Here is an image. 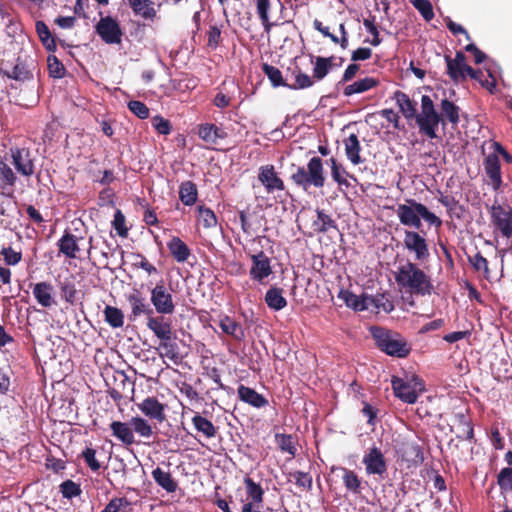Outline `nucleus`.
<instances>
[{"mask_svg": "<svg viewBox=\"0 0 512 512\" xmlns=\"http://www.w3.org/2000/svg\"><path fill=\"white\" fill-rule=\"evenodd\" d=\"M344 146L345 154L352 164L358 165L363 162L360 156L361 145L356 134H350L348 138L344 140Z\"/></svg>", "mask_w": 512, "mask_h": 512, "instance_id": "e433bc0d", "label": "nucleus"}, {"mask_svg": "<svg viewBox=\"0 0 512 512\" xmlns=\"http://www.w3.org/2000/svg\"><path fill=\"white\" fill-rule=\"evenodd\" d=\"M127 301L131 307V313L129 315L130 320H135L142 315L146 316V319H148L154 314L153 307L139 292L129 294Z\"/></svg>", "mask_w": 512, "mask_h": 512, "instance_id": "dca6fc26", "label": "nucleus"}, {"mask_svg": "<svg viewBox=\"0 0 512 512\" xmlns=\"http://www.w3.org/2000/svg\"><path fill=\"white\" fill-rule=\"evenodd\" d=\"M251 260L250 277L254 281L262 283L265 278L272 274L271 261L263 251L251 255Z\"/></svg>", "mask_w": 512, "mask_h": 512, "instance_id": "ddd939ff", "label": "nucleus"}, {"mask_svg": "<svg viewBox=\"0 0 512 512\" xmlns=\"http://www.w3.org/2000/svg\"><path fill=\"white\" fill-rule=\"evenodd\" d=\"M265 303L274 311H279L287 306V300L283 296V289L273 286L270 287L265 294Z\"/></svg>", "mask_w": 512, "mask_h": 512, "instance_id": "4c0bfd02", "label": "nucleus"}, {"mask_svg": "<svg viewBox=\"0 0 512 512\" xmlns=\"http://www.w3.org/2000/svg\"><path fill=\"white\" fill-rule=\"evenodd\" d=\"M95 32L105 44H122L124 31L119 20L111 15L100 17L99 21L95 25Z\"/></svg>", "mask_w": 512, "mask_h": 512, "instance_id": "39448f33", "label": "nucleus"}, {"mask_svg": "<svg viewBox=\"0 0 512 512\" xmlns=\"http://www.w3.org/2000/svg\"><path fill=\"white\" fill-rule=\"evenodd\" d=\"M130 425L132 427L133 433L135 432L143 438H150L153 435V428L150 423L140 416L132 417L130 419Z\"/></svg>", "mask_w": 512, "mask_h": 512, "instance_id": "3c124183", "label": "nucleus"}, {"mask_svg": "<svg viewBox=\"0 0 512 512\" xmlns=\"http://www.w3.org/2000/svg\"><path fill=\"white\" fill-rule=\"evenodd\" d=\"M152 126L161 135L170 134L172 129L170 121L159 115L152 118Z\"/></svg>", "mask_w": 512, "mask_h": 512, "instance_id": "774afa93", "label": "nucleus"}, {"mask_svg": "<svg viewBox=\"0 0 512 512\" xmlns=\"http://www.w3.org/2000/svg\"><path fill=\"white\" fill-rule=\"evenodd\" d=\"M376 347L385 354L405 358L411 352V345L398 332L380 326L370 327Z\"/></svg>", "mask_w": 512, "mask_h": 512, "instance_id": "f03ea898", "label": "nucleus"}, {"mask_svg": "<svg viewBox=\"0 0 512 512\" xmlns=\"http://www.w3.org/2000/svg\"><path fill=\"white\" fill-rule=\"evenodd\" d=\"M331 166V176L333 180L339 186L349 187L350 184L347 181L346 177L350 176V174L345 170V168L337 162L335 158H330L329 160Z\"/></svg>", "mask_w": 512, "mask_h": 512, "instance_id": "603ef678", "label": "nucleus"}, {"mask_svg": "<svg viewBox=\"0 0 512 512\" xmlns=\"http://www.w3.org/2000/svg\"><path fill=\"white\" fill-rule=\"evenodd\" d=\"M246 495L248 502L263 503L264 502V489L259 483H256L251 477L244 478Z\"/></svg>", "mask_w": 512, "mask_h": 512, "instance_id": "37998d69", "label": "nucleus"}, {"mask_svg": "<svg viewBox=\"0 0 512 512\" xmlns=\"http://www.w3.org/2000/svg\"><path fill=\"white\" fill-rule=\"evenodd\" d=\"M53 292L54 287L50 282L42 281L33 285V296L37 303L44 308H50L56 304Z\"/></svg>", "mask_w": 512, "mask_h": 512, "instance_id": "5701e85b", "label": "nucleus"}, {"mask_svg": "<svg viewBox=\"0 0 512 512\" xmlns=\"http://www.w3.org/2000/svg\"><path fill=\"white\" fill-rule=\"evenodd\" d=\"M414 380L415 384L412 385L411 382L393 376L391 380V385L396 397L409 404L415 403L418 399V392L416 390V386H422V383L418 382L417 377H415ZM419 390L421 391L422 387H420Z\"/></svg>", "mask_w": 512, "mask_h": 512, "instance_id": "f8f14e48", "label": "nucleus"}, {"mask_svg": "<svg viewBox=\"0 0 512 512\" xmlns=\"http://www.w3.org/2000/svg\"><path fill=\"white\" fill-rule=\"evenodd\" d=\"M401 458L408 466H418L424 461L421 447L416 443H405L401 448Z\"/></svg>", "mask_w": 512, "mask_h": 512, "instance_id": "7c9ffc66", "label": "nucleus"}, {"mask_svg": "<svg viewBox=\"0 0 512 512\" xmlns=\"http://www.w3.org/2000/svg\"><path fill=\"white\" fill-rule=\"evenodd\" d=\"M138 408L145 416L159 423L166 420L165 405L154 396L145 398L138 404Z\"/></svg>", "mask_w": 512, "mask_h": 512, "instance_id": "f3484780", "label": "nucleus"}, {"mask_svg": "<svg viewBox=\"0 0 512 512\" xmlns=\"http://www.w3.org/2000/svg\"><path fill=\"white\" fill-rule=\"evenodd\" d=\"M257 178L268 194L285 190V183L272 164L261 166L258 170Z\"/></svg>", "mask_w": 512, "mask_h": 512, "instance_id": "9d476101", "label": "nucleus"}, {"mask_svg": "<svg viewBox=\"0 0 512 512\" xmlns=\"http://www.w3.org/2000/svg\"><path fill=\"white\" fill-rule=\"evenodd\" d=\"M444 59L446 62V73L451 81L455 84L466 81V69L469 65L462 66V64L452 61L450 55H445Z\"/></svg>", "mask_w": 512, "mask_h": 512, "instance_id": "c9c22d12", "label": "nucleus"}, {"mask_svg": "<svg viewBox=\"0 0 512 512\" xmlns=\"http://www.w3.org/2000/svg\"><path fill=\"white\" fill-rule=\"evenodd\" d=\"M468 260L476 271H483L486 275L489 274L488 261L481 252H477L473 256H469Z\"/></svg>", "mask_w": 512, "mask_h": 512, "instance_id": "338daca9", "label": "nucleus"}, {"mask_svg": "<svg viewBox=\"0 0 512 512\" xmlns=\"http://www.w3.org/2000/svg\"><path fill=\"white\" fill-rule=\"evenodd\" d=\"M151 475L155 483L167 493H174L178 489V483L169 471H164L158 466L152 470Z\"/></svg>", "mask_w": 512, "mask_h": 512, "instance_id": "c756f323", "label": "nucleus"}, {"mask_svg": "<svg viewBox=\"0 0 512 512\" xmlns=\"http://www.w3.org/2000/svg\"><path fill=\"white\" fill-rule=\"evenodd\" d=\"M340 471L342 473V482L347 492L354 495H360L367 484L354 470L343 466H332L331 472Z\"/></svg>", "mask_w": 512, "mask_h": 512, "instance_id": "2eb2a0df", "label": "nucleus"}, {"mask_svg": "<svg viewBox=\"0 0 512 512\" xmlns=\"http://www.w3.org/2000/svg\"><path fill=\"white\" fill-rule=\"evenodd\" d=\"M35 29L45 49L49 52H54L57 48L56 41L46 23L42 20L36 21Z\"/></svg>", "mask_w": 512, "mask_h": 512, "instance_id": "58836bf2", "label": "nucleus"}, {"mask_svg": "<svg viewBox=\"0 0 512 512\" xmlns=\"http://www.w3.org/2000/svg\"><path fill=\"white\" fill-rule=\"evenodd\" d=\"M58 287L60 290L61 298L65 303L71 306L77 304L79 300V292L76 288L75 277L73 275L60 280L58 282Z\"/></svg>", "mask_w": 512, "mask_h": 512, "instance_id": "a878e982", "label": "nucleus"}, {"mask_svg": "<svg viewBox=\"0 0 512 512\" xmlns=\"http://www.w3.org/2000/svg\"><path fill=\"white\" fill-rule=\"evenodd\" d=\"M81 457L84 459L87 466L94 472L98 471L101 468L100 462L96 459V450L91 447H86L82 453Z\"/></svg>", "mask_w": 512, "mask_h": 512, "instance_id": "0e129e2a", "label": "nucleus"}, {"mask_svg": "<svg viewBox=\"0 0 512 512\" xmlns=\"http://www.w3.org/2000/svg\"><path fill=\"white\" fill-rule=\"evenodd\" d=\"M262 71L268 77V79L270 80L271 84L274 87L288 86V84L284 81L282 77V72L277 67L270 65L268 63H263Z\"/></svg>", "mask_w": 512, "mask_h": 512, "instance_id": "5fc2aeb1", "label": "nucleus"}, {"mask_svg": "<svg viewBox=\"0 0 512 512\" xmlns=\"http://www.w3.org/2000/svg\"><path fill=\"white\" fill-rule=\"evenodd\" d=\"M167 248L170 255L178 263L186 262L191 255L190 248L177 236H173L170 241L167 242Z\"/></svg>", "mask_w": 512, "mask_h": 512, "instance_id": "cd10ccee", "label": "nucleus"}, {"mask_svg": "<svg viewBox=\"0 0 512 512\" xmlns=\"http://www.w3.org/2000/svg\"><path fill=\"white\" fill-rule=\"evenodd\" d=\"M497 484L502 491H512V467H505L497 475Z\"/></svg>", "mask_w": 512, "mask_h": 512, "instance_id": "052dcab7", "label": "nucleus"}, {"mask_svg": "<svg viewBox=\"0 0 512 512\" xmlns=\"http://www.w3.org/2000/svg\"><path fill=\"white\" fill-rule=\"evenodd\" d=\"M6 265L15 266L22 260V253L12 247H3L0 251Z\"/></svg>", "mask_w": 512, "mask_h": 512, "instance_id": "69168bd1", "label": "nucleus"}, {"mask_svg": "<svg viewBox=\"0 0 512 512\" xmlns=\"http://www.w3.org/2000/svg\"><path fill=\"white\" fill-rule=\"evenodd\" d=\"M0 73L10 79H14L20 82L30 80L33 77L31 71L22 61H20L19 58L17 59L15 65L0 69Z\"/></svg>", "mask_w": 512, "mask_h": 512, "instance_id": "72a5a7b5", "label": "nucleus"}, {"mask_svg": "<svg viewBox=\"0 0 512 512\" xmlns=\"http://www.w3.org/2000/svg\"><path fill=\"white\" fill-rule=\"evenodd\" d=\"M105 321L112 328H120L124 324V314L123 312L114 306L106 305L103 310Z\"/></svg>", "mask_w": 512, "mask_h": 512, "instance_id": "8fccbe9b", "label": "nucleus"}, {"mask_svg": "<svg viewBox=\"0 0 512 512\" xmlns=\"http://www.w3.org/2000/svg\"><path fill=\"white\" fill-rule=\"evenodd\" d=\"M220 328L222 331L236 340H242L245 336L244 330L240 323L236 322L229 316H225L220 320Z\"/></svg>", "mask_w": 512, "mask_h": 512, "instance_id": "49530a36", "label": "nucleus"}, {"mask_svg": "<svg viewBox=\"0 0 512 512\" xmlns=\"http://www.w3.org/2000/svg\"><path fill=\"white\" fill-rule=\"evenodd\" d=\"M198 136L209 145L215 146L219 140L227 138V132L213 123L198 125Z\"/></svg>", "mask_w": 512, "mask_h": 512, "instance_id": "412c9836", "label": "nucleus"}, {"mask_svg": "<svg viewBox=\"0 0 512 512\" xmlns=\"http://www.w3.org/2000/svg\"><path fill=\"white\" fill-rule=\"evenodd\" d=\"M275 442L278 448L282 452L288 453L291 458H294L297 453L296 441L294 437L290 434L284 433H276L275 434Z\"/></svg>", "mask_w": 512, "mask_h": 512, "instance_id": "de8ad7c7", "label": "nucleus"}, {"mask_svg": "<svg viewBox=\"0 0 512 512\" xmlns=\"http://www.w3.org/2000/svg\"><path fill=\"white\" fill-rule=\"evenodd\" d=\"M289 477L295 480L296 485L303 490L310 491L312 489V476L303 471H294L289 473Z\"/></svg>", "mask_w": 512, "mask_h": 512, "instance_id": "bf43d9fd", "label": "nucleus"}, {"mask_svg": "<svg viewBox=\"0 0 512 512\" xmlns=\"http://www.w3.org/2000/svg\"><path fill=\"white\" fill-rule=\"evenodd\" d=\"M420 207H422V203L411 198L406 199L404 204H398L395 211L400 223L419 230L422 227V222L417 209Z\"/></svg>", "mask_w": 512, "mask_h": 512, "instance_id": "6e6552de", "label": "nucleus"}, {"mask_svg": "<svg viewBox=\"0 0 512 512\" xmlns=\"http://www.w3.org/2000/svg\"><path fill=\"white\" fill-rule=\"evenodd\" d=\"M369 306L372 305L377 310H382L386 313H390L394 310L393 301L390 299V295L386 293H378L374 296L368 295Z\"/></svg>", "mask_w": 512, "mask_h": 512, "instance_id": "09e8293b", "label": "nucleus"}, {"mask_svg": "<svg viewBox=\"0 0 512 512\" xmlns=\"http://www.w3.org/2000/svg\"><path fill=\"white\" fill-rule=\"evenodd\" d=\"M290 180L304 191H308L311 186L318 189L323 188L326 176L322 159L314 156L308 161L306 168L304 166H296L290 175Z\"/></svg>", "mask_w": 512, "mask_h": 512, "instance_id": "7ed1b4c3", "label": "nucleus"}, {"mask_svg": "<svg viewBox=\"0 0 512 512\" xmlns=\"http://www.w3.org/2000/svg\"><path fill=\"white\" fill-rule=\"evenodd\" d=\"M192 424L197 433L201 434L206 439L214 438L217 435L218 429L213 422L198 412H195L192 417Z\"/></svg>", "mask_w": 512, "mask_h": 512, "instance_id": "2f4dec72", "label": "nucleus"}, {"mask_svg": "<svg viewBox=\"0 0 512 512\" xmlns=\"http://www.w3.org/2000/svg\"><path fill=\"white\" fill-rule=\"evenodd\" d=\"M111 435L120 441L125 447L136 443L135 436L130 425V421H112L110 423Z\"/></svg>", "mask_w": 512, "mask_h": 512, "instance_id": "4be33fe9", "label": "nucleus"}, {"mask_svg": "<svg viewBox=\"0 0 512 512\" xmlns=\"http://www.w3.org/2000/svg\"><path fill=\"white\" fill-rule=\"evenodd\" d=\"M82 239V237H77L66 230L62 237L57 241L59 254L64 255L68 259L77 258V255L80 252L79 242Z\"/></svg>", "mask_w": 512, "mask_h": 512, "instance_id": "6ab92c4d", "label": "nucleus"}, {"mask_svg": "<svg viewBox=\"0 0 512 512\" xmlns=\"http://www.w3.org/2000/svg\"><path fill=\"white\" fill-rule=\"evenodd\" d=\"M237 392L241 401L255 408H262L268 405V400L251 387L241 384L238 387Z\"/></svg>", "mask_w": 512, "mask_h": 512, "instance_id": "bb28decb", "label": "nucleus"}, {"mask_svg": "<svg viewBox=\"0 0 512 512\" xmlns=\"http://www.w3.org/2000/svg\"><path fill=\"white\" fill-rule=\"evenodd\" d=\"M395 280L400 287L406 288L416 295H430L433 291L430 277L410 261L398 268Z\"/></svg>", "mask_w": 512, "mask_h": 512, "instance_id": "f257e3e1", "label": "nucleus"}, {"mask_svg": "<svg viewBox=\"0 0 512 512\" xmlns=\"http://www.w3.org/2000/svg\"><path fill=\"white\" fill-rule=\"evenodd\" d=\"M367 475H377L380 479H384L387 474L388 465L386 458L377 446L370 447L362 458Z\"/></svg>", "mask_w": 512, "mask_h": 512, "instance_id": "0eeeda50", "label": "nucleus"}, {"mask_svg": "<svg viewBox=\"0 0 512 512\" xmlns=\"http://www.w3.org/2000/svg\"><path fill=\"white\" fill-rule=\"evenodd\" d=\"M198 198V189L194 182L187 180L179 186V199L186 206H192Z\"/></svg>", "mask_w": 512, "mask_h": 512, "instance_id": "a19ab883", "label": "nucleus"}, {"mask_svg": "<svg viewBox=\"0 0 512 512\" xmlns=\"http://www.w3.org/2000/svg\"><path fill=\"white\" fill-rule=\"evenodd\" d=\"M460 108L454 104L452 101L448 99H443L441 101V117L443 120H447L453 125H456L460 121L459 116ZM442 124H445V121L441 122Z\"/></svg>", "mask_w": 512, "mask_h": 512, "instance_id": "a18cd8bd", "label": "nucleus"}, {"mask_svg": "<svg viewBox=\"0 0 512 512\" xmlns=\"http://www.w3.org/2000/svg\"><path fill=\"white\" fill-rule=\"evenodd\" d=\"M379 85V80L373 77H365L363 79H359L352 84H349L344 87L343 94L347 97L352 96L354 94L364 93L372 88H375Z\"/></svg>", "mask_w": 512, "mask_h": 512, "instance_id": "f704fd0d", "label": "nucleus"}, {"mask_svg": "<svg viewBox=\"0 0 512 512\" xmlns=\"http://www.w3.org/2000/svg\"><path fill=\"white\" fill-rule=\"evenodd\" d=\"M483 165L492 186L494 189H498L502 184L500 160L498 155L496 153L487 155L484 159Z\"/></svg>", "mask_w": 512, "mask_h": 512, "instance_id": "393cba45", "label": "nucleus"}, {"mask_svg": "<svg viewBox=\"0 0 512 512\" xmlns=\"http://www.w3.org/2000/svg\"><path fill=\"white\" fill-rule=\"evenodd\" d=\"M410 2L425 21H431L434 18L433 6L429 0H410Z\"/></svg>", "mask_w": 512, "mask_h": 512, "instance_id": "4d7b16f0", "label": "nucleus"}, {"mask_svg": "<svg viewBox=\"0 0 512 512\" xmlns=\"http://www.w3.org/2000/svg\"><path fill=\"white\" fill-rule=\"evenodd\" d=\"M198 221L201 222L202 226L206 229L214 228L217 226L218 220L214 211L204 205L197 207Z\"/></svg>", "mask_w": 512, "mask_h": 512, "instance_id": "864d4df0", "label": "nucleus"}, {"mask_svg": "<svg viewBox=\"0 0 512 512\" xmlns=\"http://www.w3.org/2000/svg\"><path fill=\"white\" fill-rule=\"evenodd\" d=\"M59 490L62 496L66 499H72L74 497L80 496L82 493L80 484L70 479L62 482L59 486Z\"/></svg>", "mask_w": 512, "mask_h": 512, "instance_id": "6e6d98bb", "label": "nucleus"}, {"mask_svg": "<svg viewBox=\"0 0 512 512\" xmlns=\"http://www.w3.org/2000/svg\"><path fill=\"white\" fill-rule=\"evenodd\" d=\"M404 247L411 253H414L415 260L423 262L430 256L427 240L417 231L405 230Z\"/></svg>", "mask_w": 512, "mask_h": 512, "instance_id": "1a4fd4ad", "label": "nucleus"}, {"mask_svg": "<svg viewBox=\"0 0 512 512\" xmlns=\"http://www.w3.org/2000/svg\"><path fill=\"white\" fill-rule=\"evenodd\" d=\"M335 57H322L318 56L315 58L314 67H313V78L320 81L324 79L333 68V61Z\"/></svg>", "mask_w": 512, "mask_h": 512, "instance_id": "79ce46f5", "label": "nucleus"}, {"mask_svg": "<svg viewBox=\"0 0 512 512\" xmlns=\"http://www.w3.org/2000/svg\"><path fill=\"white\" fill-rule=\"evenodd\" d=\"M49 75L54 78H62L65 74V67L62 62L54 55L47 58Z\"/></svg>", "mask_w": 512, "mask_h": 512, "instance_id": "e2e57ef3", "label": "nucleus"}, {"mask_svg": "<svg viewBox=\"0 0 512 512\" xmlns=\"http://www.w3.org/2000/svg\"><path fill=\"white\" fill-rule=\"evenodd\" d=\"M416 123L420 133L430 139L437 137L436 131L440 122H443L441 115L435 110L434 103L430 96L421 97V113L416 114Z\"/></svg>", "mask_w": 512, "mask_h": 512, "instance_id": "20e7f679", "label": "nucleus"}, {"mask_svg": "<svg viewBox=\"0 0 512 512\" xmlns=\"http://www.w3.org/2000/svg\"><path fill=\"white\" fill-rule=\"evenodd\" d=\"M146 326L153 332L156 338L173 332L172 320L164 314L155 315L154 313L147 319Z\"/></svg>", "mask_w": 512, "mask_h": 512, "instance_id": "b1692460", "label": "nucleus"}, {"mask_svg": "<svg viewBox=\"0 0 512 512\" xmlns=\"http://www.w3.org/2000/svg\"><path fill=\"white\" fill-rule=\"evenodd\" d=\"M17 179V175L10 165L0 159V194L6 197H12Z\"/></svg>", "mask_w": 512, "mask_h": 512, "instance_id": "a211bd4d", "label": "nucleus"}, {"mask_svg": "<svg viewBox=\"0 0 512 512\" xmlns=\"http://www.w3.org/2000/svg\"><path fill=\"white\" fill-rule=\"evenodd\" d=\"M313 79V76L311 77L298 69L295 73V82L293 84H288L287 87L292 90L306 89L313 86Z\"/></svg>", "mask_w": 512, "mask_h": 512, "instance_id": "13d9d810", "label": "nucleus"}, {"mask_svg": "<svg viewBox=\"0 0 512 512\" xmlns=\"http://www.w3.org/2000/svg\"><path fill=\"white\" fill-rule=\"evenodd\" d=\"M338 297L354 311H365L369 308L368 295L365 293L358 296L349 290H341Z\"/></svg>", "mask_w": 512, "mask_h": 512, "instance_id": "c85d7f7f", "label": "nucleus"}, {"mask_svg": "<svg viewBox=\"0 0 512 512\" xmlns=\"http://www.w3.org/2000/svg\"><path fill=\"white\" fill-rule=\"evenodd\" d=\"M123 4L129 7L135 16L144 20L154 21L157 11L151 0H122Z\"/></svg>", "mask_w": 512, "mask_h": 512, "instance_id": "aec40b11", "label": "nucleus"}, {"mask_svg": "<svg viewBox=\"0 0 512 512\" xmlns=\"http://www.w3.org/2000/svg\"><path fill=\"white\" fill-rule=\"evenodd\" d=\"M256 4V12L263 26L264 31L269 34L275 23L270 21L269 12L271 10V0H254Z\"/></svg>", "mask_w": 512, "mask_h": 512, "instance_id": "ea45409f", "label": "nucleus"}, {"mask_svg": "<svg viewBox=\"0 0 512 512\" xmlns=\"http://www.w3.org/2000/svg\"><path fill=\"white\" fill-rule=\"evenodd\" d=\"M162 351L163 352L160 353L161 357L168 358L175 365H178L181 363L183 357L180 354L179 346H178L176 340H174L169 345H167V347H165Z\"/></svg>", "mask_w": 512, "mask_h": 512, "instance_id": "680f3d73", "label": "nucleus"}, {"mask_svg": "<svg viewBox=\"0 0 512 512\" xmlns=\"http://www.w3.org/2000/svg\"><path fill=\"white\" fill-rule=\"evenodd\" d=\"M491 220L493 225L499 229L503 236H512V209L505 210L501 205L491 207Z\"/></svg>", "mask_w": 512, "mask_h": 512, "instance_id": "4468645a", "label": "nucleus"}, {"mask_svg": "<svg viewBox=\"0 0 512 512\" xmlns=\"http://www.w3.org/2000/svg\"><path fill=\"white\" fill-rule=\"evenodd\" d=\"M317 219L313 221V230L317 233H326L330 229H337V224L334 219L324 212V210H316Z\"/></svg>", "mask_w": 512, "mask_h": 512, "instance_id": "c03bdc74", "label": "nucleus"}, {"mask_svg": "<svg viewBox=\"0 0 512 512\" xmlns=\"http://www.w3.org/2000/svg\"><path fill=\"white\" fill-rule=\"evenodd\" d=\"M393 98L395 99L401 113L406 119L410 120L416 118L417 103L412 101L405 92L397 90L394 92Z\"/></svg>", "mask_w": 512, "mask_h": 512, "instance_id": "473e14b6", "label": "nucleus"}, {"mask_svg": "<svg viewBox=\"0 0 512 512\" xmlns=\"http://www.w3.org/2000/svg\"><path fill=\"white\" fill-rule=\"evenodd\" d=\"M12 164L19 174L30 177L35 172L34 158L27 148L10 149Z\"/></svg>", "mask_w": 512, "mask_h": 512, "instance_id": "9b49d317", "label": "nucleus"}, {"mask_svg": "<svg viewBox=\"0 0 512 512\" xmlns=\"http://www.w3.org/2000/svg\"><path fill=\"white\" fill-rule=\"evenodd\" d=\"M150 301L154 313L172 315L175 312L176 304L173 296L163 281L158 282L150 291Z\"/></svg>", "mask_w": 512, "mask_h": 512, "instance_id": "423d86ee", "label": "nucleus"}]
</instances>
